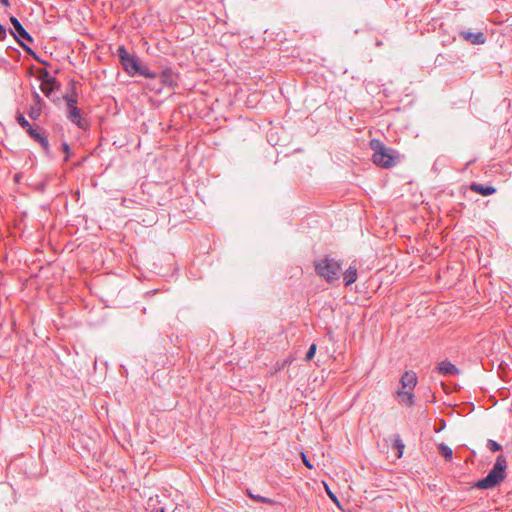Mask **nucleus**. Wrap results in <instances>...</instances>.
Here are the masks:
<instances>
[{
    "mask_svg": "<svg viewBox=\"0 0 512 512\" xmlns=\"http://www.w3.org/2000/svg\"><path fill=\"white\" fill-rule=\"evenodd\" d=\"M507 461L503 455H498L492 469L488 474L478 480L474 487L488 490L499 486L506 478Z\"/></svg>",
    "mask_w": 512,
    "mask_h": 512,
    "instance_id": "1",
    "label": "nucleus"
},
{
    "mask_svg": "<svg viewBox=\"0 0 512 512\" xmlns=\"http://www.w3.org/2000/svg\"><path fill=\"white\" fill-rule=\"evenodd\" d=\"M370 148L374 152L372 161L378 167L388 169L396 165L397 157L395 151L386 147L382 141L372 139L370 141Z\"/></svg>",
    "mask_w": 512,
    "mask_h": 512,
    "instance_id": "2",
    "label": "nucleus"
},
{
    "mask_svg": "<svg viewBox=\"0 0 512 512\" xmlns=\"http://www.w3.org/2000/svg\"><path fill=\"white\" fill-rule=\"evenodd\" d=\"M314 268L319 277L325 279L328 283H333L340 278L342 263L330 256H325L315 261Z\"/></svg>",
    "mask_w": 512,
    "mask_h": 512,
    "instance_id": "3",
    "label": "nucleus"
},
{
    "mask_svg": "<svg viewBox=\"0 0 512 512\" xmlns=\"http://www.w3.org/2000/svg\"><path fill=\"white\" fill-rule=\"evenodd\" d=\"M10 22L14 29H9V33L14 37L19 46L30 56H32L37 62L47 65V62L40 59V57L35 53V51L29 47L23 40L32 43L34 41L33 37L25 30L20 21L14 17H10Z\"/></svg>",
    "mask_w": 512,
    "mask_h": 512,
    "instance_id": "4",
    "label": "nucleus"
},
{
    "mask_svg": "<svg viewBox=\"0 0 512 512\" xmlns=\"http://www.w3.org/2000/svg\"><path fill=\"white\" fill-rule=\"evenodd\" d=\"M116 54L123 70L129 76H135L140 66V59L136 55L130 54L123 45L118 47Z\"/></svg>",
    "mask_w": 512,
    "mask_h": 512,
    "instance_id": "5",
    "label": "nucleus"
},
{
    "mask_svg": "<svg viewBox=\"0 0 512 512\" xmlns=\"http://www.w3.org/2000/svg\"><path fill=\"white\" fill-rule=\"evenodd\" d=\"M67 118L81 129L88 127V122L82 118L81 110L77 106L68 108Z\"/></svg>",
    "mask_w": 512,
    "mask_h": 512,
    "instance_id": "6",
    "label": "nucleus"
},
{
    "mask_svg": "<svg viewBox=\"0 0 512 512\" xmlns=\"http://www.w3.org/2000/svg\"><path fill=\"white\" fill-rule=\"evenodd\" d=\"M459 35L471 44H484L487 39L483 32L461 31Z\"/></svg>",
    "mask_w": 512,
    "mask_h": 512,
    "instance_id": "7",
    "label": "nucleus"
},
{
    "mask_svg": "<svg viewBox=\"0 0 512 512\" xmlns=\"http://www.w3.org/2000/svg\"><path fill=\"white\" fill-rule=\"evenodd\" d=\"M27 134L34 141L38 142L46 153L49 152L50 145H49V141H48V138L45 135V133H41L37 129L32 127L30 130L27 131Z\"/></svg>",
    "mask_w": 512,
    "mask_h": 512,
    "instance_id": "8",
    "label": "nucleus"
},
{
    "mask_svg": "<svg viewBox=\"0 0 512 512\" xmlns=\"http://www.w3.org/2000/svg\"><path fill=\"white\" fill-rule=\"evenodd\" d=\"M470 190L482 196H490L496 193V188L491 185H484L481 183L473 182L470 185Z\"/></svg>",
    "mask_w": 512,
    "mask_h": 512,
    "instance_id": "9",
    "label": "nucleus"
},
{
    "mask_svg": "<svg viewBox=\"0 0 512 512\" xmlns=\"http://www.w3.org/2000/svg\"><path fill=\"white\" fill-rule=\"evenodd\" d=\"M437 370L443 376H451L459 373L457 367L448 360L440 362L437 366Z\"/></svg>",
    "mask_w": 512,
    "mask_h": 512,
    "instance_id": "10",
    "label": "nucleus"
},
{
    "mask_svg": "<svg viewBox=\"0 0 512 512\" xmlns=\"http://www.w3.org/2000/svg\"><path fill=\"white\" fill-rule=\"evenodd\" d=\"M400 383L402 388H408L409 390H413L417 384L416 374L414 372L406 371L402 375Z\"/></svg>",
    "mask_w": 512,
    "mask_h": 512,
    "instance_id": "11",
    "label": "nucleus"
},
{
    "mask_svg": "<svg viewBox=\"0 0 512 512\" xmlns=\"http://www.w3.org/2000/svg\"><path fill=\"white\" fill-rule=\"evenodd\" d=\"M160 81L163 85L174 87L177 85L175 74L172 69L167 68L160 74Z\"/></svg>",
    "mask_w": 512,
    "mask_h": 512,
    "instance_id": "12",
    "label": "nucleus"
},
{
    "mask_svg": "<svg viewBox=\"0 0 512 512\" xmlns=\"http://www.w3.org/2000/svg\"><path fill=\"white\" fill-rule=\"evenodd\" d=\"M34 98L36 100V104L31 106L28 115L32 120H37L41 115V105L43 103L42 98L38 93L34 94Z\"/></svg>",
    "mask_w": 512,
    "mask_h": 512,
    "instance_id": "13",
    "label": "nucleus"
},
{
    "mask_svg": "<svg viewBox=\"0 0 512 512\" xmlns=\"http://www.w3.org/2000/svg\"><path fill=\"white\" fill-rule=\"evenodd\" d=\"M357 277V268L355 266H349V268L343 273L345 286L353 284L357 280Z\"/></svg>",
    "mask_w": 512,
    "mask_h": 512,
    "instance_id": "14",
    "label": "nucleus"
},
{
    "mask_svg": "<svg viewBox=\"0 0 512 512\" xmlns=\"http://www.w3.org/2000/svg\"><path fill=\"white\" fill-rule=\"evenodd\" d=\"M397 396H398L399 402H401L405 405L411 406L414 403V395L412 393V390H407V391L399 390L397 392Z\"/></svg>",
    "mask_w": 512,
    "mask_h": 512,
    "instance_id": "15",
    "label": "nucleus"
},
{
    "mask_svg": "<svg viewBox=\"0 0 512 512\" xmlns=\"http://www.w3.org/2000/svg\"><path fill=\"white\" fill-rule=\"evenodd\" d=\"M246 494L250 499H252L255 502L265 503V504H269V505H272L275 503V501L270 498L252 493V491L250 489H247Z\"/></svg>",
    "mask_w": 512,
    "mask_h": 512,
    "instance_id": "16",
    "label": "nucleus"
},
{
    "mask_svg": "<svg viewBox=\"0 0 512 512\" xmlns=\"http://www.w3.org/2000/svg\"><path fill=\"white\" fill-rule=\"evenodd\" d=\"M439 454L446 460L451 461L453 457L452 449L444 443L438 445Z\"/></svg>",
    "mask_w": 512,
    "mask_h": 512,
    "instance_id": "17",
    "label": "nucleus"
},
{
    "mask_svg": "<svg viewBox=\"0 0 512 512\" xmlns=\"http://www.w3.org/2000/svg\"><path fill=\"white\" fill-rule=\"evenodd\" d=\"M136 74L141 75L145 78L155 79L157 74L149 70V68L145 65H142L140 62V66L138 67Z\"/></svg>",
    "mask_w": 512,
    "mask_h": 512,
    "instance_id": "18",
    "label": "nucleus"
},
{
    "mask_svg": "<svg viewBox=\"0 0 512 512\" xmlns=\"http://www.w3.org/2000/svg\"><path fill=\"white\" fill-rule=\"evenodd\" d=\"M59 85V83L52 84L48 81H44V83L41 84L40 88L41 91L45 94V96L49 97L54 90L59 88Z\"/></svg>",
    "mask_w": 512,
    "mask_h": 512,
    "instance_id": "19",
    "label": "nucleus"
},
{
    "mask_svg": "<svg viewBox=\"0 0 512 512\" xmlns=\"http://www.w3.org/2000/svg\"><path fill=\"white\" fill-rule=\"evenodd\" d=\"M393 446H394V448H396L398 450V457H401L403 454L405 445H404L400 435H398V434L394 435Z\"/></svg>",
    "mask_w": 512,
    "mask_h": 512,
    "instance_id": "20",
    "label": "nucleus"
},
{
    "mask_svg": "<svg viewBox=\"0 0 512 512\" xmlns=\"http://www.w3.org/2000/svg\"><path fill=\"white\" fill-rule=\"evenodd\" d=\"M39 73V78L42 81V83H44V81H48L52 84H58L57 79L55 77L50 76L49 72L46 69L41 70Z\"/></svg>",
    "mask_w": 512,
    "mask_h": 512,
    "instance_id": "21",
    "label": "nucleus"
},
{
    "mask_svg": "<svg viewBox=\"0 0 512 512\" xmlns=\"http://www.w3.org/2000/svg\"><path fill=\"white\" fill-rule=\"evenodd\" d=\"M63 98L66 101L68 108L76 106L78 96L74 88L71 95H65Z\"/></svg>",
    "mask_w": 512,
    "mask_h": 512,
    "instance_id": "22",
    "label": "nucleus"
},
{
    "mask_svg": "<svg viewBox=\"0 0 512 512\" xmlns=\"http://www.w3.org/2000/svg\"><path fill=\"white\" fill-rule=\"evenodd\" d=\"M17 123L27 132L32 128L30 123L26 120L23 114L18 113L16 116Z\"/></svg>",
    "mask_w": 512,
    "mask_h": 512,
    "instance_id": "23",
    "label": "nucleus"
},
{
    "mask_svg": "<svg viewBox=\"0 0 512 512\" xmlns=\"http://www.w3.org/2000/svg\"><path fill=\"white\" fill-rule=\"evenodd\" d=\"M486 447L492 452H498L502 450V446L492 439L487 441Z\"/></svg>",
    "mask_w": 512,
    "mask_h": 512,
    "instance_id": "24",
    "label": "nucleus"
},
{
    "mask_svg": "<svg viewBox=\"0 0 512 512\" xmlns=\"http://www.w3.org/2000/svg\"><path fill=\"white\" fill-rule=\"evenodd\" d=\"M316 350H317L316 344H314V343L311 344L308 351L306 352L305 360L311 361L313 359V357L315 356Z\"/></svg>",
    "mask_w": 512,
    "mask_h": 512,
    "instance_id": "25",
    "label": "nucleus"
},
{
    "mask_svg": "<svg viewBox=\"0 0 512 512\" xmlns=\"http://www.w3.org/2000/svg\"><path fill=\"white\" fill-rule=\"evenodd\" d=\"M301 459L303 461V464L308 468V469H313L314 466L313 464L310 462V460L307 458L306 454L305 453H301Z\"/></svg>",
    "mask_w": 512,
    "mask_h": 512,
    "instance_id": "26",
    "label": "nucleus"
},
{
    "mask_svg": "<svg viewBox=\"0 0 512 512\" xmlns=\"http://www.w3.org/2000/svg\"><path fill=\"white\" fill-rule=\"evenodd\" d=\"M62 151L66 154L65 161L69 160V154H70V147L66 142H63L61 145Z\"/></svg>",
    "mask_w": 512,
    "mask_h": 512,
    "instance_id": "27",
    "label": "nucleus"
},
{
    "mask_svg": "<svg viewBox=\"0 0 512 512\" xmlns=\"http://www.w3.org/2000/svg\"><path fill=\"white\" fill-rule=\"evenodd\" d=\"M7 36V30L5 26L0 23V41H4Z\"/></svg>",
    "mask_w": 512,
    "mask_h": 512,
    "instance_id": "28",
    "label": "nucleus"
},
{
    "mask_svg": "<svg viewBox=\"0 0 512 512\" xmlns=\"http://www.w3.org/2000/svg\"><path fill=\"white\" fill-rule=\"evenodd\" d=\"M290 363H291V360H289V359H285V360L282 362V364H281V366L279 367V369L284 368L286 365H289Z\"/></svg>",
    "mask_w": 512,
    "mask_h": 512,
    "instance_id": "29",
    "label": "nucleus"
},
{
    "mask_svg": "<svg viewBox=\"0 0 512 512\" xmlns=\"http://www.w3.org/2000/svg\"><path fill=\"white\" fill-rule=\"evenodd\" d=\"M8 62L6 59L4 58H0V68L3 67L4 65H6Z\"/></svg>",
    "mask_w": 512,
    "mask_h": 512,
    "instance_id": "30",
    "label": "nucleus"
},
{
    "mask_svg": "<svg viewBox=\"0 0 512 512\" xmlns=\"http://www.w3.org/2000/svg\"><path fill=\"white\" fill-rule=\"evenodd\" d=\"M0 3L6 7H8L10 5V2L9 0H0Z\"/></svg>",
    "mask_w": 512,
    "mask_h": 512,
    "instance_id": "31",
    "label": "nucleus"
},
{
    "mask_svg": "<svg viewBox=\"0 0 512 512\" xmlns=\"http://www.w3.org/2000/svg\"><path fill=\"white\" fill-rule=\"evenodd\" d=\"M159 512H165V508H161Z\"/></svg>",
    "mask_w": 512,
    "mask_h": 512,
    "instance_id": "32",
    "label": "nucleus"
}]
</instances>
